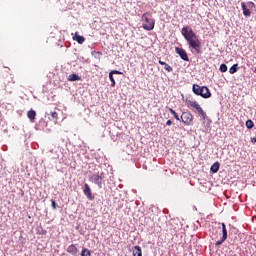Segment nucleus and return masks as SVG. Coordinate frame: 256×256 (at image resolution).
Listing matches in <instances>:
<instances>
[{"mask_svg": "<svg viewBox=\"0 0 256 256\" xmlns=\"http://www.w3.org/2000/svg\"><path fill=\"white\" fill-rule=\"evenodd\" d=\"M181 35L184 37L189 49H193L196 55H201L203 50H201V40L199 36L193 31L191 26H184L181 30Z\"/></svg>", "mask_w": 256, "mask_h": 256, "instance_id": "obj_1", "label": "nucleus"}, {"mask_svg": "<svg viewBox=\"0 0 256 256\" xmlns=\"http://www.w3.org/2000/svg\"><path fill=\"white\" fill-rule=\"evenodd\" d=\"M192 92L194 93V95H198L199 97H202V99H210L212 95L211 90H209V87L199 86V84H193Z\"/></svg>", "mask_w": 256, "mask_h": 256, "instance_id": "obj_2", "label": "nucleus"}, {"mask_svg": "<svg viewBox=\"0 0 256 256\" xmlns=\"http://www.w3.org/2000/svg\"><path fill=\"white\" fill-rule=\"evenodd\" d=\"M88 179L91 183H94V185H97L100 189H103V179H105V175L103 174V172H101L100 174L99 172H89Z\"/></svg>", "mask_w": 256, "mask_h": 256, "instance_id": "obj_3", "label": "nucleus"}, {"mask_svg": "<svg viewBox=\"0 0 256 256\" xmlns=\"http://www.w3.org/2000/svg\"><path fill=\"white\" fill-rule=\"evenodd\" d=\"M142 20L144 21L142 27L145 31H153V29H155V19H153L149 13H144Z\"/></svg>", "mask_w": 256, "mask_h": 256, "instance_id": "obj_4", "label": "nucleus"}, {"mask_svg": "<svg viewBox=\"0 0 256 256\" xmlns=\"http://www.w3.org/2000/svg\"><path fill=\"white\" fill-rule=\"evenodd\" d=\"M180 119L182 123L187 127L193 125V114H191L189 111L183 112L180 116Z\"/></svg>", "mask_w": 256, "mask_h": 256, "instance_id": "obj_5", "label": "nucleus"}, {"mask_svg": "<svg viewBox=\"0 0 256 256\" xmlns=\"http://www.w3.org/2000/svg\"><path fill=\"white\" fill-rule=\"evenodd\" d=\"M175 53L177 55H179V57H180V59H182V61L189 62V55L187 54V51H185V49L180 48V47H175Z\"/></svg>", "mask_w": 256, "mask_h": 256, "instance_id": "obj_6", "label": "nucleus"}, {"mask_svg": "<svg viewBox=\"0 0 256 256\" xmlns=\"http://www.w3.org/2000/svg\"><path fill=\"white\" fill-rule=\"evenodd\" d=\"M83 193L87 197L88 201H95V196H93V193L91 192V187L89 186V184L87 183L84 184Z\"/></svg>", "mask_w": 256, "mask_h": 256, "instance_id": "obj_7", "label": "nucleus"}, {"mask_svg": "<svg viewBox=\"0 0 256 256\" xmlns=\"http://www.w3.org/2000/svg\"><path fill=\"white\" fill-rule=\"evenodd\" d=\"M186 105L196 110L201 107V105H199V103H197V101L193 100L191 97L186 98Z\"/></svg>", "mask_w": 256, "mask_h": 256, "instance_id": "obj_8", "label": "nucleus"}, {"mask_svg": "<svg viewBox=\"0 0 256 256\" xmlns=\"http://www.w3.org/2000/svg\"><path fill=\"white\" fill-rule=\"evenodd\" d=\"M186 105L196 110L201 107V105H199V103H197V101L193 100L191 97L186 98Z\"/></svg>", "mask_w": 256, "mask_h": 256, "instance_id": "obj_9", "label": "nucleus"}, {"mask_svg": "<svg viewBox=\"0 0 256 256\" xmlns=\"http://www.w3.org/2000/svg\"><path fill=\"white\" fill-rule=\"evenodd\" d=\"M186 105L196 110L201 107V105H199V103H197V101L193 100L191 97L186 98Z\"/></svg>", "mask_w": 256, "mask_h": 256, "instance_id": "obj_10", "label": "nucleus"}, {"mask_svg": "<svg viewBox=\"0 0 256 256\" xmlns=\"http://www.w3.org/2000/svg\"><path fill=\"white\" fill-rule=\"evenodd\" d=\"M186 105L196 110L201 107V105H199V103H197V101L193 100L191 97L186 98Z\"/></svg>", "mask_w": 256, "mask_h": 256, "instance_id": "obj_11", "label": "nucleus"}, {"mask_svg": "<svg viewBox=\"0 0 256 256\" xmlns=\"http://www.w3.org/2000/svg\"><path fill=\"white\" fill-rule=\"evenodd\" d=\"M241 7H242L244 17H251V9L248 8L245 2H241Z\"/></svg>", "mask_w": 256, "mask_h": 256, "instance_id": "obj_12", "label": "nucleus"}, {"mask_svg": "<svg viewBox=\"0 0 256 256\" xmlns=\"http://www.w3.org/2000/svg\"><path fill=\"white\" fill-rule=\"evenodd\" d=\"M67 253H71V255L77 256V254L79 253V249H77V246L72 244L68 246Z\"/></svg>", "mask_w": 256, "mask_h": 256, "instance_id": "obj_13", "label": "nucleus"}, {"mask_svg": "<svg viewBox=\"0 0 256 256\" xmlns=\"http://www.w3.org/2000/svg\"><path fill=\"white\" fill-rule=\"evenodd\" d=\"M28 119L31 121V123H35V117H37V112L35 110L31 109L27 113Z\"/></svg>", "mask_w": 256, "mask_h": 256, "instance_id": "obj_14", "label": "nucleus"}, {"mask_svg": "<svg viewBox=\"0 0 256 256\" xmlns=\"http://www.w3.org/2000/svg\"><path fill=\"white\" fill-rule=\"evenodd\" d=\"M73 41H76L77 43H79V45H83V43H85V38L81 35H78L76 32L73 36Z\"/></svg>", "mask_w": 256, "mask_h": 256, "instance_id": "obj_15", "label": "nucleus"}, {"mask_svg": "<svg viewBox=\"0 0 256 256\" xmlns=\"http://www.w3.org/2000/svg\"><path fill=\"white\" fill-rule=\"evenodd\" d=\"M196 111L197 113H199V115L202 117L204 121H209V117L207 116V113H205V111L203 110V108H201V106Z\"/></svg>", "mask_w": 256, "mask_h": 256, "instance_id": "obj_16", "label": "nucleus"}, {"mask_svg": "<svg viewBox=\"0 0 256 256\" xmlns=\"http://www.w3.org/2000/svg\"><path fill=\"white\" fill-rule=\"evenodd\" d=\"M220 167H221V163H219V162H214L213 165L210 167L211 173H218Z\"/></svg>", "mask_w": 256, "mask_h": 256, "instance_id": "obj_17", "label": "nucleus"}, {"mask_svg": "<svg viewBox=\"0 0 256 256\" xmlns=\"http://www.w3.org/2000/svg\"><path fill=\"white\" fill-rule=\"evenodd\" d=\"M133 256H143V251L141 250V246H134Z\"/></svg>", "mask_w": 256, "mask_h": 256, "instance_id": "obj_18", "label": "nucleus"}, {"mask_svg": "<svg viewBox=\"0 0 256 256\" xmlns=\"http://www.w3.org/2000/svg\"><path fill=\"white\" fill-rule=\"evenodd\" d=\"M68 81L75 82V81H81V77L77 75L76 73L70 74L68 76Z\"/></svg>", "mask_w": 256, "mask_h": 256, "instance_id": "obj_19", "label": "nucleus"}, {"mask_svg": "<svg viewBox=\"0 0 256 256\" xmlns=\"http://www.w3.org/2000/svg\"><path fill=\"white\" fill-rule=\"evenodd\" d=\"M237 71H239V64H234L229 69L230 75H235V73H237Z\"/></svg>", "mask_w": 256, "mask_h": 256, "instance_id": "obj_20", "label": "nucleus"}, {"mask_svg": "<svg viewBox=\"0 0 256 256\" xmlns=\"http://www.w3.org/2000/svg\"><path fill=\"white\" fill-rule=\"evenodd\" d=\"M228 233H227V226L225 223H222V239L227 240Z\"/></svg>", "mask_w": 256, "mask_h": 256, "instance_id": "obj_21", "label": "nucleus"}, {"mask_svg": "<svg viewBox=\"0 0 256 256\" xmlns=\"http://www.w3.org/2000/svg\"><path fill=\"white\" fill-rule=\"evenodd\" d=\"M167 109L169 110V112L171 113V115L174 116V118L176 119V121H181V118H179V114H177V112H175V110H173V108L167 107Z\"/></svg>", "mask_w": 256, "mask_h": 256, "instance_id": "obj_22", "label": "nucleus"}, {"mask_svg": "<svg viewBox=\"0 0 256 256\" xmlns=\"http://www.w3.org/2000/svg\"><path fill=\"white\" fill-rule=\"evenodd\" d=\"M246 127H247V129H253L255 127V123L253 122V120L248 119L246 121Z\"/></svg>", "mask_w": 256, "mask_h": 256, "instance_id": "obj_23", "label": "nucleus"}, {"mask_svg": "<svg viewBox=\"0 0 256 256\" xmlns=\"http://www.w3.org/2000/svg\"><path fill=\"white\" fill-rule=\"evenodd\" d=\"M80 255L81 256H91V250H89L87 248H83Z\"/></svg>", "mask_w": 256, "mask_h": 256, "instance_id": "obj_24", "label": "nucleus"}, {"mask_svg": "<svg viewBox=\"0 0 256 256\" xmlns=\"http://www.w3.org/2000/svg\"><path fill=\"white\" fill-rule=\"evenodd\" d=\"M113 73L109 72V80L111 81V87H115L116 82H115V77H113Z\"/></svg>", "mask_w": 256, "mask_h": 256, "instance_id": "obj_25", "label": "nucleus"}, {"mask_svg": "<svg viewBox=\"0 0 256 256\" xmlns=\"http://www.w3.org/2000/svg\"><path fill=\"white\" fill-rule=\"evenodd\" d=\"M227 64L223 63L220 65L219 71H221V73H227Z\"/></svg>", "mask_w": 256, "mask_h": 256, "instance_id": "obj_26", "label": "nucleus"}, {"mask_svg": "<svg viewBox=\"0 0 256 256\" xmlns=\"http://www.w3.org/2000/svg\"><path fill=\"white\" fill-rule=\"evenodd\" d=\"M164 68H165V70L166 71H168V73H171V72H173V67H171L169 64H165L164 65Z\"/></svg>", "mask_w": 256, "mask_h": 256, "instance_id": "obj_27", "label": "nucleus"}, {"mask_svg": "<svg viewBox=\"0 0 256 256\" xmlns=\"http://www.w3.org/2000/svg\"><path fill=\"white\" fill-rule=\"evenodd\" d=\"M51 207L54 211L57 209V202L54 199L51 200Z\"/></svg>", "mask_w": 256, "mask_h": 256, "instance_id": "obj_28", "label": "nucleus"}, {"mask_svg": "<svg viewBox=\"0 0 256 256\" xmlns=\"http://www.w3.org/2000/svg\"><path fill=\"white\" fill-rule=\"evenodd\" d=\"M224 241H226L225 238H222V237H221V239L218 240V241L215 243L216 247H219V245H223V242H224Z\"/></svg>", "mask_w": 256, "mask_h": 256, "instance_id": "obj_29", "label": "nucleus"}, {"mask_svg": "<svg viewBox=\"0 0 256 256\" xmlns=\"http://www.w3.org/2000/svg\"><path fill=\"white\" fill-rule=\"evenodd\" d=\"M246 6L248 9H255V4L253 2H248Z\"/></svg>", "mask_w": 256, "mask_h": 256, "instance_id": "obj_30", "label": "nucleus"}, {"mask_svg": "<svg viewBox=\"0 0 256 256\" xmlns=\"http://www.w3.org/2000/svg\"><path fill=\"white\" fill-rule=\"evenodd\" d=\"M110 73H112L113 75H123V72L119 70H111Z\"/></svg>", "mask_w": 256, "mask_h": 256, "instance_id": "obj_31", "label": "nucleus"}, {"mask_svg": "<svg viewBox=\"0 0 256 256\" xmlns=\"http://www.w3.org/2000/svg\"><path fill=\"white\" fill-rule=\"evenodd\" d=\"M98 55V57H101V55H103V53L101 52H97V51H92V55Z\"/></svg>", "mask_w": 256, "mask_h": 256, "instance_id": "obj_32", "label": "nucleus"}, {"mask_svg": "<svg viewBox=\"0 0 256 256\" xmlns=\"http://www.w3.org/2000/svg\"><path fill=\"white\" fill-rule=\"evenodd\" d=\"M50 114L53 119H57V112H51Z\"/></svg>", "mask_w": 256, "mask_h": 256, "instance_id": "obj_33", "label": "nucleus"}, {"mask_svg": "<svg viewBox=\"0 0 256 256\" xmlns=\"http://www.w3.org/2000/svg\"><path fill=\"white\" fill-rule=\"evenodd\" d=\"M166 125H167L168 127H171V125H173V121L168 120V121L166 122Z\"/></svg>", "mask_w": 256, "mask_h": 256, "instance_id": "obj_34", "label": "nucleus"}, {"mask_svg": "<svg viewBox=\"0 0 256 256\" xmlns=\"http://www.w3.org/2000/svg\"><path fill=\"white\" fill-rule=\"evenodd\" d=\"M158 63H159V65H163V66H165L167 64V62H164V61H161V60H159Z\"/></svg>", "mask_w": 256, "mask_h": 256, "instance_id": "obj_35", "label": "nucleus"}, {"mask_svg": "<svg viewBox=\"0 0 256 256\" xmlns=\"http://www.w3.org/2000/svg\"><path fill=\"white\" fill-rule=\"evenodd\" d=\"M252 143H256V138H251Z\"/></svg>", "mask_w": 256, "mask_h": 256, "instance_id": "obj_36", "label": "nucleus"}, {"mask_svg": "<svg viewBox=\"0 0 256 256\" xmlns=\"http://www.w3.org/2000/svg\"><path fill=\"white\" fill-rule=\"evenodd\" d=\"M46 233H47V231H45V230H44V231H42V235H45Z\"/></svg>", "mask_w": 256, "mask_h": 256, "instance_id": "obj_37", "label": "nucleus"}]
</instances>
